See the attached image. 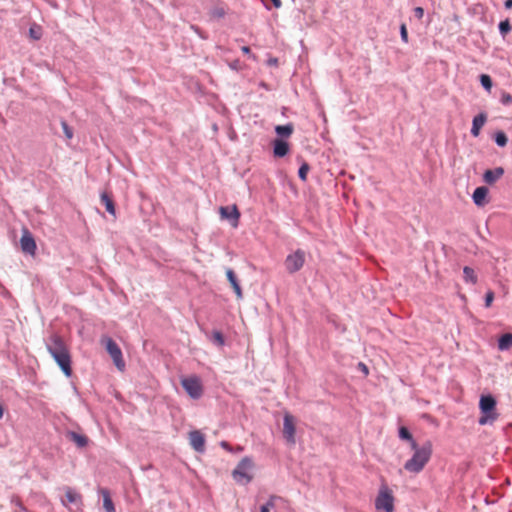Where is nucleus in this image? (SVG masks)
Masks as SVG:
<instances>
[{
  "mask_svg": "<svg viewBox=\"0 0 512 512\" xmlns=\"http://www.w3.org/2000/svg\"><path fill=\"white\" fill-rule=\"evenodd\" d=\"M305 262L306 253L301 249H297L293 253L287 255L284 261V266L289 274H294L303 268Z\"/></svg>",
  "mask_w": 512,
  "mask_h": 512,
  "instance_id": "obj_5",
  "label": "nucleus"
},
{
  "mask_svg": "<svg viewBox=\"0 0 512 512\" xmlns=\"http://www.w3.org/2000/svg\"><path fill=\"white\" fill-rule=\"evenodd\" d=\"M411 448L414 450V454L405 462L404 469L417 474L424 469L431 458L432 443L427 441L423 446L419 447L416 441H412Z\"/></svg>",
  "mask_w": 512,
  "mask_h": 512,
  "instance_id": "obj_1",
  "label": "nucleus"
},
{
  "mask_svg": "<svg viewBox=\"0 0 512 512\" xmlns=\"http://www.w3.org/2000/svg\"><path fill=\"white\" fill-rule=\"evenodd\" d=\"M189 440L191 446L198 452H203L205 447V438L203 434L198 431H192L189 433Z\"/></svg>",
  "mask_w": 512,
  "mask_h": 512,
  "instance_id": "obj_14",
  "label": "nucleus"
},
{
  "mask_svg": "<svg viewBox=\"0 0 512 512\" xmlns=\"http://www.w3.org/2000/svg\"><path fill=\"white\" fill-rule=\"evenodd\" d=\"M241 50L244 54H250V48L248 46H243Z\"/></svg>",
  "mask_w": 512,
  "mask_h": 512,
  "instance_id": "obj_42",
  "label": "nucleus"
},
{
  "mask_svg": "<svg viewBox=\"0 0 512 512\" xmlns=\"http://www.w3.org/2000/svg\"><path fill=\"white\" fill-rule=\"evenodd\" d=\"M284 500L279 496H271L268 502L261 507V512H270L271 509H274L278 502H283Z\"/></svg>",
  "mask_w": 512,
  "mask_h": 512,
  "instance_id": "obj_25",
  "label": "nucleus"
},
{
  "mask_svg": "<svg viewBox=\"0 0 512 512\" xmlns=\"http://www.w3.org/2000/svg\"><path fill=\"white\" fill-rule=\"evenodd\" d=\"M495 142L498 146L504 147L508 142V138L503 131H498L495 134Z\"/></svg>",
  "mask_w": 512,
  "mask_h": 512,
  "instance_id": "obj_27",
  "label": "nucleus"
},
{
  "mask_svg": "<svg viewBox=\"0 0 512 512\" xmlns=\"http://www.w3.org/2000/svg\"><path fill=\"white\" fill-rule=\"evenodd\" d=\"M61 126L63 128V132H64L65 136L68 139H71L73 137L72 129L68 126V124L65 121L61 122Z\"/></svg>",
  "mask_w": 512,
  "mask_h": 512,
  "instance_id": "obj_33",
  "label": "nucleus"
},
{
  "mask_svg": "<svg viewBox=\"0 0 512 512\" xmlns=\"http://www.w3.org/2000/svg\"><path fill=\"white\" fill-rule=\"evenodd\" d=\"M494 300V292L488 291L485 296V306L490 307Z\"/></svg>",
  "mask_w": 512,
  "mask_h": 512,
  "instance_id": "obj_37",
  "label": "nucleus"
},
{
  "mask_svg": "<svg viewBox=\"0 0 512 512\" xmlns=\"http://www.w3.org/2000/svg\"><path fill=\"white\" fill-rule=\"evenodd\" d=\"M488 188L485 186L477 187L472 195L473 201L477 206H484L487 203Z\"/></svg>",
  "mask_w": 512,
  "mask_h": 512,
  "instance_id": "obj_16",
  "label": "nucleus"
},
{
  "mask_svg": "<svg viewBox=\"0 0 512 512\" xmlns=\"http://www.w3.org/2000/svg\"><path fill=\"white\" fill-rule=\"evenodd\" d=\"M358 366H359V368L363 371V373H364L365 375H367V374H368V372H369V371H368V368H367V366H366L364 363H361V362H360Z\"/></svg>",
  "mask_w": 512,
  "mask_h": 512,
  "instance_id": "obj_41",
  "label": "nucleus"
},
{
  "mask_svg": "<svg viewBox=\"0 0 512 512\" xmlns=\"http://www.w3.org/2000/svg\"><path fill=\"white\" fill-rule=\"evenodd\" d=\"M414 14L418 19H422L424 16V9L422 7H416L414 9Z\"/></svg>",
  "mask_w": 512,
  "mask_h": 512,
  "instance_id": "obj_40",
  "label": "nucleus"
},
{
  "mask_svg": "<svg viewBox=\"0 0 512 512\" xmlns=\"http://www.w3.org/2000/svg\"><path fill=\"white\" fill-rule=\"evenodd\" d=\"M221 446H222L224 449H226V450H230V446H229V444H228L227 442H225V441H223V442L221 443Z\"/></svg>",
  "mask_w": 512,
  "mask_h": 512,
  "instance_id": "obj_45",
  "label": "nucleus"
},
{
  "mask_svg": "<svg viewBox=\"0 0 512 512\" xmlns=\"http://www.w3.org/2000/svg\"><path fill=\"white\" fill-rule=\"evenodd\" d=\"M46 348L51 356L69 351L64 339L56 333L49 336L46 341Z\"/></svg>",
  "mask_w": 512,
  "mask_h": 512,
  "instance_id": "obj_8",
  "label": "nucleus"
},
{
  "mask_svg": "<svg viewBox=\"0 0 512 512\" xmlns=\"http://www.w3.org/2000/svg\"><path fill=\"white\" fill-rule=\"evenodd\" d=\"M62 503L72 509L70 505H73L76 510H80L82 507V496L75 490L70 487L65 489V498L62 500Z\"/></svg>",
  "mask_w": 512,
  "mask_h": 512,
  "instance_id": "obj_12",
  "label": "nucleus"
},
{
  "mask_svg": "<svg viewBox=\"0 0 512 512\" xmlns=\"http://www.w3.org/2000/svg\"><path fill=\"white\" fill-rule=\"evenodd\" d=\"M271 1L273 2L274 6L276 8H279L282 4L280 0H271Z\"/></svg>",
  "mask_w": 512,
  "mask_h": 512,
  "instance_id": "obj_43",
  "label": "nucleus"
},
{
  "mask_svg": "<svg viewBox=\"0 0 512 512\" xmlns=\"http://www.w3.org/2000/svg\"><path fill=\"white\" fill-rule=\"evenodd\" d=\"M68 438L73 441L78 447H85L88 443V438L85 435L78 434L76 432H69Z\"/></svg>",
  "mask_w": 512,
  "mask_h": 512,
  "instance_id": "obj_23",
  "label": "nucleus"
},
{
  "mask_svg": "<svg viewBox=\"0 0 512 512\" xmlns=\"http://www.w3.org/2000/svg\"><path fill=\"white\" fill-rule=\"evenodd\" d=\"M505 7H506L507 9L512 8V0H506V2H505Z\"/></svg>",
  "mask_w": 512,
  "mask_h": 512,
  "instance_id": "obj_44",
  "label": "nucleus"
},
{
  "mask_svg": "<svg viewBox=\"0 0 512 512\" xmlns=\"http://www.w3.org/2000/svg\"><path fill=\"white\" fill-rule=\"evenodd\" d=\"M29 36L33 40H39L41 38V36H42V29H41V27L36 25V24H33L29 28Z\"/></svg>",
  "mask_w": 512,
  "mask_h": 512,
  "instance_id": "obj_26",
  "label": "nucleus"
},
{
  "mask_svg": "<svg viewBox=\"0 0 512 512\" xmlns=\"http://www.w3.org/2000/svg\"><path fill=\"white\" fill-rule=\"evenodd\" d=\"M3 413H4V410H3L2 405L0 404V419L3 417Z\"/></svg>",
  "mask_w": 512,
  "mask_h": 512,
  "instance_id": "obj_46",
  "label": "nucleus"
},
{
  "mask_svg": "<svg viewBox=\"0 0 512 512\" xmlns=\"http://www.w3.org/2000/svg\"><path fill=\"white\" fill-rule=\"evenodd\" d=\"M399 437L402 440H408L410 442V445L412 446V441H415L412 437V434L409 432V430L402 426L399 428Z\"/></svg>",
  "mask_w": 512,
  "mask_h": 512,
  "instance_id": "obj_28",
  "label": "nucleus"
},
{
  "mask_svg": "<svg viewBox=\"0 0 512 512\" xmlns=\"http://www.w3.org/2000/svg\"><path fill=\"white\" fill-rule=\"evenodd\" d=\"M480 82L486 90H490L492 88V80L489 75L482 74L480 76Z\"/></svg>",
  "mask_w": 512,
  "mask_h": 512,
  "instance_id": "obj_30",
  "label": "nucleus"
},
{
  "mask_svg": "<svg viewBox=\"0 0 512 512\" xmlns=\"http://www.w3.org/2000/svg\"><path fill=\"white\" fill-rule=\"evenodd\" d=\"M512 347V333L503 334L498 340V348L501 351L508 350Z\"/></svg>",
  "mask_w": 512,
  "mask_h": 512,
  "instance_id": "obj_22",
  "label": "nucleus"
},
{
  "mask_svg": "<svg viewBox=\"0 0 512 512\" xmlns=\"http://www.w3.org/2000/svg\"><path fill=\"white\" fill-rule=\"evenodd\" d=\"M499 30L503 36L508 34L511 31V25H510L509 20L501 21L499 24Z\"/></svg>",
  "mask_w": 512,
  "mask_h": 512,
  "instance_id": "obj_29",
  "label": "nucleus"
},
{
  "mask_svg": "<svg viewBox=\"0 0 512 512\" xmlns=\"http://www.w3.org/2000/svg\"><path fill=\"white\" fill-rule=\"evenodd\" d=\"M111 356L115 366L120 370L123 371L125 369V362L122 357V351L118 344L109 337H104L101 341Z\"/></svg>",
  "mask_w": 512,
  "mask_h": 512,
  "instance_id": "obj_6",
  "label": "nucleus"
},
{
  "mask_svg": "<svg viewBox=\"0 0 512 512\" xmlns=\"http://www.w3.org/2000/svg\"><path fill=\"white\" fill-rule=\"evenodd\" d=\"M231 286H232V288H233V290H234V292H235V294H236L237 298H238V299H241V298L243 297V294H242V289H241V287H240L239 282H237V283H235V284H233V285H231Z\"/></svg>",
  "mask_w": 512,
  "mask_h": 512,
  "instance_id": "obj_38",
  "label": "nucleus"
},
{
  "mask_svg": "<svg viewBox=\"0 0 512 512\" xmlns=\"http://www.w3.org/2000/svg\"><path fill=\"white\" fill-rule=\"evenodd\" d=\"M226 276H227V279L229 281V283L231 285L235 284L238 282L237 278H236V275L234 273V271L232 269H227L226 270Z\"/></svg>",
  "mask_w": 512,
  "mask_h": 512,
  "instance_id": "obj_34",
  "label": "nucleus"
},
{
  "mask_svg": "<svg viewBox=\"0 0 512 512\" xmlns=\"http://www.w3.org/2000/svg\"><path fill=\"white\" fill-rule=\"evenodd\" d=\"M100 494L102 495L103 498L104 510L106 512H115V506L111 499L110 492L107 489L102 488L100 489Z\"/></svg>",
  "mask_w": 512,
  "mask_h": 512,
  "instance_id": "obj_19",
  "label": "nucleus"
},
{
  "mask_svg": "<svg viewBox=\"0 0 512 512\" xmlns=\"http://www.w3.org/2000/svg\"><path fill=\"white\" fill-rule=\"evenodd\" d=\"M253 466L252 459L244 457L232 472L234 480L239 484H248L253 479V475L251 474Z\"/></svg>",
  "mask_w": 512,
  "mask_h": 512,
  "instance_id": "obj_4",
  "label": "nucleus"
},
{
  "mask_svg": "<svg viewBox=\"0 0 512 512\" xmlns=\"http://www.w3.org/2000/svg\"><path fill=\"white\" fill-rule=\"evenodd\" d=\"M504 174V169L502 167H497L493 170L489 169L484 172L483 179L487 184H494L497 180H499Z\"/></svg>",
  "mask_w": 512,
  "mask_h": 512,
  "instance_id": "obj_17",
  "label": "nucleus"
},
{
  "mask_svg": "<svg viewBox=\"0 0 512 512\" xmlns=\"http://www.w3.org/2000/svg\"><path fill=\"white\" fill-rule=\"evenodd\" d=\"M486 121H487V115L485 113H480L473 118L471 134L474 137L479 136L480 130L485 125Z\"/></svg>",
  "mask_w": 512,
  "mask_h": 512,
  "instance_id": "obj_18",
  "label": "nucleus"
},
{
  "mask_svg": "<svg viewBox=\"0 0 512 512\" xmlns=\"http://www.w3.org/2000/svg\"><path fill=\"white\" fill-rule=\"evenodd\" d=\"M400 35H401L402 41L404 43H408V32H407L406 25L404 23L400 26Z\"/></svg>",
  "mask_w": 512,
  "mask_h": 512,
  "instance_id": "obj_36",
  "label": "nucleus"
},
{
  "mask_svg": "<svg viewBox=\"0 0 512 512\" xmlns=\"http://www.w3.org/2000/svg\"><path fill=\"white\" fill-rule=\"evenodd\" d=\"M295 434H296V422L293 415L286 412L284 414L283 418V436L287 443L294 445L295 440Z\"/></svg>",
  "mask_w": 512,
  "mask_h": 512,
  "instance_id": "obj_9",
  "label": "nucleus"
},
{
  "mask_svg": "<svg viewBox=\"0 0 512 512\" xmlns=\"http://www.w3.org/2000/svg\"><path fill=\"white\" fill-rule=\"evenodd\" d=\"M395 498L392 490L387 484L383 483L378 491L375 499V508L378 512H394Z\"/></svg>",
  "mask_w": 512,
  "mask_h": 512,
  "instance_id": "obj_3",
  "label": "nucleus"
},
{
  "mask_svg": "<svg viewBox=\"0 0 512 512\" xmlns=\"http://www.w3.org/2000/svg\"><path fill=\"white\" fill-rule=\"evenodd\" d=\"M276 133L281 137H290L294 131L293 124L277 125L275 127Z\"/></svg>",
  "mask_w": 512,
  "mask_h": 512,
  "instance_id": "obj_24",
  "label": "nucleus"
},
{
  "mask_svg": "<svg viewBox=\"0 0 512 512\" xmlns=\"http://www.w3.org/2000/svg\"><path fill=\"white\" fill-rule=\"evenodd\" d=\"M463 278L466 283H470L472 285H475L478 281L477 274L475 270L469 266H465L463 268Z\"/></svg>",
  "mask_w": 512,
  "mask_h": 512,
  "instance_id": "obj_20",
  "label": "nucleus"
},
{
  "mask_svg": "<svg viewBox=\"0 0 512 512\" xmlns=\"http://www.w3.org/2000/svg\"><path fill=\"white\" fill-rule=\"evenodd\" d=\"M289 152V144L280 139L277 138L273 141V154L275 157H284Z\"/></svg>",
  "mask_w": 512,
  "mask_h": 512,
  "instance_id": "obj_15",
  "label": "nucleus"
},
{
  "mask_svg": "<svg viewBox=\"0 0 512 512\" xmlns=\"http://www.w3.org/2000/svg\"><path fill=\"white\" fill-rule=\"evenodd\" d=\"M213 340L219 345V346H222L224 345V337L222 335L221 332L219 331H214L213 332Z\"/></svg>",
  "mask_w": 512,
  "mask_h": 512,
  "instance_id": "obj_35",
  "label": "nucleus"
},
{
  "mask_svg": "<svg viewBox=\"0 0 512 512\" xmlns=\"http://www.w3.org/2000/svg\"><path fill=\"white\" fill-rule=\"evenodd\" d=\"M212 15L216 18H222L225 15V10L223 8H215L212 11Z\"/></svg>",
  "mask_w": 512,
  "mask_h": 512,
  "instance_id": "obj_39",
  "label": "nucleus"
},
{
  "mask_svg": "<svg viewBox=\"0 0 512 512\" xmlns=\"http://www.w3.org/2000/svg\"><path fill=\"white\" fill-rule=\"evenodd\" d=\"M309 169L310 168L307 163H303L301 165V167L299 168V171H298V175L301 180L306 181Z\"/></svg>",
  "mask_w": 512,
  "mask_h": 512,
  "instance_id": "obj_31",
  "label": "nucleus"
},
{
  "mask_svg": "<svg viewBox=\"0 0 512 512\" xmlns=\"http://www.w3.org/2000/svg\"><path fill=\"white\" fill-rule=\"evenodd\" d=\"M55 362L58 364L62 372L66 377H70L72 375V367H71V355L70 351L63 352L61 354H56L52 356Z\"/></svg>",
  "mask_w": 512,
  "mask_h": 512,
  "instance_id": "obj_13",
  "label": "nucleus"
},
{
  "mask_svg": "<svg viewBox=\"0 0 512 512\" xmlns=\"http://www.w3.org/2000/svg\"><path fill=\"white\" fill-rule=\"evenodd\" d=\"M219 213L222 219L230 221L232 227L236 228L239 224L240 212L236 205L221 206Z\"/></svg>",
  "mask_w": 512,
  "mask_h": 512,
  "instance_id": "obj_10",
  "label": "nucleus"
},
{
  "mask_svg": "<svg viewBox=\"0 0 512 512\" xmlns=\"http://www.w3.org/2000/svg\"><path fill=\"white\" fill-rule=\"evenodd\" d=\"M501 103L504 104V105H509V104H512V95L510 93H507V92H503L501 94V99H500Z\"/></svg>",
  "mask_w": 512,
  "mask_h": 512,
  "instance_id": "obj_32",
  "label": "nucleus"
},
{
  "mask_svg": "<svg viewBox=\"0 0 512 512\" xmlns=\"http://www.w3.org/2000/svg\"><path fill=\"white\" fill-rule=\"evenodd\" d=\"M101 202L105 205L107 212H109L113 216L116 215L114 202L108 193L103 192L101 194Z\"/></svg>",
  "mask_w": 512,
  "mask_h": 512,
  "instance_id": "obj_21",
  "label": "nucleus"
},
{
  "mask_svg": "<svg viewBox=\"0 0 512 512\" xmlns=\"http://www.w3.org/2000/svg\"><path fill=\"white\" fill-rule=\"evenodd\" d=\"M481 417L478 420L480 425L492 424L498 418L496 411V400L492 395H482L479 401Z\"/></svg>",
  "mask_w": 512,
  "mask_h": 512,
  "instance_id": "obj_2",
  "label": "nucleus"
},
{
  "mask_svg": "<svg viewBox=\"0 0 512 512\" xmlns=\"http://www.w3.org/2000/svg\"><path fill=\"white\" fill-rule=\"evenodd\" d=\"M21 250L29 255H35L37 246L36 242L27 228L22 230V236L20 239Z\"/></svg>",
  "mask_w": 512,
  "mask_h": 512,
  "instance_id": "obj_11",
  "label": "nucleus"
},
{
  "mask_svg": "<svg viewBox=\"0 0 512 512\" xmlns=\"http://www.w3.org/2000/svg\"><path fill=\"white\" fill-rule=\"evenodd\" d=\"M181 384L190 397L193 399H198L203 394V387L201 381L198 377L192 376L188 378H183L181 380Z\"/></svg>",
  "mask_w": 512,
  "mask_h": 512,
  "instance_id": "obj_7",
  "label": "nucleus"
}]
</instances>
